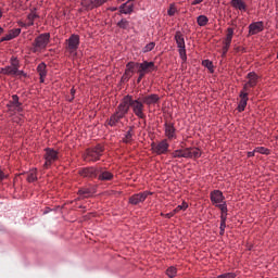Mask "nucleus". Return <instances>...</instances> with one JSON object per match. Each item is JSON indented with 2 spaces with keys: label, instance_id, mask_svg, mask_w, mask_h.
<instances>
[{
  "label": "nucleus",
  "instance_id": "a878e982",
  "mask_svg": "<svg viewBox=\"0 0 278 278\" xmlns=\"http://www.w3.org/2000/svg\"><path fill=\"white\" fill-rule=\"evenodd\" d=\"M172 156H173V157H186V159H188V148L175 150V151L172 153Z\"/></svg>",
  "mask_w": 278,
  "mask_h": 278
},
{
  "label": "nucleus",
  "instance_id": "412c9836",
  "mask_svg": "<svg viewBox=\"0 0 278 278\" xmlns=\"http://www.w3.org/2000/svg\"><path fill=\"white\" fill-rule=\"evenodd\" d=\"M230 5H232L235 10H240V12H247V2H244V0H231Z\"/></svg>",
  "mask_w": 278,
  "mask_h": 278
},
{
  "label": "nucleus",
  "instance_id": "f03ea898",
  "mask_svg": "<svg viewBox=\"0 0 278 278\" xmlns=\"http://www.w3.org/2000/svg\"><path fill=\"white\" fill-rule=\"evenodd\" d=\"M49 42H51V34H40L38 37L35 38L33 42V53H42V51H45V49H47V47L49 46Z\"/></svg>",
  "mask_w": 278,
  "mask_h": 278
},
{
  "label": "nucleus",
  "instance_id": "7ed1b4c3",
  "mask_svg": "<svg viewBox=\"0 0 278 278\" xmlns=\"http://www.w3.org/2000/svg\"><path fill=\"white\" fill-rule=\"evenodd\" d=\"M103 146L97 144L94 148H89L84 154L85 162H99L101 155H103Z\"/></svg>",
  "mask_w": 278,
  "mask_h": 278
},
{
  "label": "nucleus",
  "instance_id": "aec40b11",
  "mask_svg": "<svg viewBox=\"0 0 278 278\" xmlns=\"http://www.w3.org/2000/svg\"><path fill=\"white\" fill-rule=\"evenodd\" d=\"M247 79L248 86H250V88H255V86H257V81H260V76L255 74V72H250L247 75Z\"/></svg>",
  "mask_w": 278,
  "mask_h": 278
},
{
  "label": "nucleus",
  "instance_id": "9b49d317",
  "mask_svg": "<svg viewBox=\"0 0 278 278\" xmlns=\"http://www.w3.org/2000/svg\"><path fill=\"white\" fill-rule=\"evenodd\" d=\"M169 147H170V144H168V140H166V139L160 141L157 144H155V143L152 144V149H153L154 153H156V155H164V154L168 153Z\"/></svg>",
  "mask_w": 278,
  "mask_h": 278
},
{
  "label": "nucleus",
  "instance_id": "052dcab7",
  "mask_svg": "<svg viewBox=\"0 0 278 278\" xmlns=\"http://www.w3.org/2000/svg\"><path fill=\"white\" fill-rule=\"evenodd\" d=\"M20 25H21V27H29V26H26V25H27V22L21 23Z\"/></svg>",
  "mask_w": 278,
  "mask_h": 278
},
{
  "label": "nucleus",
  "instance_id": "1a4fd4ad",
  "mask_svg": "<svg viewBox=\"0 0 278 278\" xmlns=\"http://www.w3.org/2000/svg\"><path fill=\"white\" fill-rule=\"evenodd\" d=\"M156 68L154 62L143 61L142 63H137V73H143V75L153 73Z\"/></svg>",
  "mask_w": 278,
  "mask_h": 278
},
{
  "label": "nucleus",
  "instance_id": "c03bdc74",
  "mask_svg": "<svg viewBox=\"0 0 278 278\" xmlns=\"http://www.w3.org/2000/svg\"><path fill=\"white\" fill-rule=\"evenodd\" d=\"M9 40H14V37H12V34L9 33L8 35H5L4 37L1 38L0 42H5Z\"/></svg>",
  "mask_w": 278,
  "mask_h": 278
},
{
  "label": "nucleus",
  "instance_id": "5fc2aeb1",
  "mask_svg": "<svg viewBox=\"0 0 278 278\" xmlns=\"http://www.w3.org/2000/svg\"><path fill=\"white\" fill-rule=\"evenodd\" d=\"M199 3H203V0H193L191 5H199Z\"/></svg>",
  "mask_w": 278,
  "mask_h": 278
},
{
  "label": "nucleus",
  "instance_id": "e433bc0d",
  "mask_svg": "<svg viewBox=\"0 0 278 278\" xmlns=\"http://www.w3.org/2000/svg\"><path fill=\"white\" fill-rule=\"evenodd\" d=\"M155 49V42H150L143 48V53H149V51H153Z\"/></svg>",
  "mask_w": 278,
  "mask_h": 278
},
{
  "label": "nucleus",
  "instance_id": "2f4dec72",
  "mask_svg": "<svg viewBox=\"0 0 278 278\" xmlns=\"http://www.w3.org/2000/svg\"><path fill=\"white\" fill-rule=\"evenodd\" d=\"M197 22H198V25H200V27H205V25H207V23H210V20L205 15H200V16H198Z\"/></svg>",
  "mask_w": 278,
  "mask_h": 278
},
{
  "label": "nucleus",
  "instance_id": "4be33fe9",
  "mask_svg": "<svg viewBox=\"0 0 278 278\" xmlns=\"http://www.w3.org/2000/svg\"><path fill=\"white\" fill-rule=\"evenodd\" d=\"M37 73L39 75L40 84H45V78L47 77V64L40 63L37 66Z\"/></svg>",
  "mask_w": 278,
  "mask_h": 278
},
{
  "label": "nucleus",
  "instance_id": "c9c22d12",
  "mask_svg": "<svg viewBox=\"0 0 278 278\" xmlns=\"http://www.w3.org/2000/svg\"><path fill=\"white\" fill-rule=\"evenodd\" d=\"M166 275L169 277V278H174L176 275H177V268L176 267H169L167 268L166 270Z\"/></svg>",
  "mask_w": 278,
  "mask_h": 278
},
{
  "label": "nucleus",
  "instance_id": "a19ab883",
  "mask_svg": "<svg viewBox=\"0 0 278 278\" xmlns=\"http://www.w3.org/2000/svg\"><path fill=\"white\" fill-rule=\"evenodd\" d=\"M236 277H237L236 273H225L217 276L216 278H236Z\"/></svg>",
  "mask_w": 278,
  "mask_h": 278
},
{
  "label": "nucleus",
  "instance_id": "ddd939ff",
  "mask_svg": "<svg viewBox=\"0 0 278 278\" xmlns=\"http://www.w3.org/2000/svg\"><path fill=\"white\" fill-rule=\"evenodd\" d=\"M8 108L11 112H23V103L18 101L16 94L12 96V100L9 101Z\"/></svg>",
  "mask_w": 278,
  "mask_h": 278
},
{
  "label": "nucleus",
  "instance_id": "5701e85b",
  "mask_svg": "<svg viewBox=\"0 0 278 278\" xmlns=\"http://www.w3.org/2000/svg\"><path fill=\"white\" fill-rule=\"evenodd\" d=\"M189 159L199 160L201 157V150L199 148H187Z\"/></svg>",
  "mask_w": 278,
  "mask_h": 278
},
{
  "label": "nucleus",
  "instance_id": "0e129e2a",
  "mask_svg": "<svg viewBox=\"0 0 278 278\" xmlns=\"http://www.w3.org/2000/svg\"><path fill=\"white\" fill-rule=\"evenodd\" d=\"M1 16H3V13L0 11V18H1Z\"/></svg>",
  "mask_w": 278,
  "mask_h": 278
},
{
  "label": "nucleus",
  "instance_id": "f8f14e48",
  "mask_svg": "<svg viewBox=\"0 0 278 278\" xmlns=\"http://www.w3.org/2000/svg\"><path fill=\"white\" fill-rule=\"evenodd\" d=\"M160 97L157 93H151L143 96L141 100L143 101V105H147V108H153V105H157L160 103Z\"/></svg>",
  "mask_w": 278,
  "mask_h": 278
},
{
  "label": "nucleus",
  "instance_id": "bf43d9fd",
  "mask_svg": "<svg viewBox=\"0 0 278 278\" xmlns=\"http://www.w3.org/2000/svg\"><path fill=\"white\" fill-rule=\"evenodd\" d=\"M219 236H225V229L219 230Z\"/></svg>",
  "mask_w": 278,
  "mask_h": 278
},
{
  "label": "nucleus",
  "instance_id": "603ef678",
  "mask_svg": "<svg viewBox=\"0 0 278 278\" xmlns=\"http://www.w3.org/2000/svg\"><path fill=\"white\" fill-rule=\"evenodd\" d=\"M249 88H251V86L249 83H245L241 92H249Z\"/></svg>",
  "mask_w": 278,
  "mask_h": 278
},
{
  "label": "nucleus",
  "instance_id": "f3484780",
  "mask_svg": "<svg viewBox=\"0 0 278 278\" xmlns=\"http://www.w3.org/2000/svg\"><path fill=\"white\" fill-rule=\"evenodd\" d=\"M239 97L241 100L238 104V110L239 112H244L247 103H249V92L241 91Z\"/></svg>",
  "mask_w": 278,
  "mask_h": 278
},
{
  "label": "nucleus",
  "instance_id": "20e7f679",
  "mask_svg": "<svg viewBox=\"0 0 278 278\" xmlns=\"http://www.w3.org/2000/svg\"><path fill=\"white\" fill-rule=\"evenodd\" d=\"M80 38L79 35L73 34L65 40V51L70 55H77V49H79Z\"/></svg>",
  "mask_w": 278,
  "mask_h": 278
},
{
  "label": "nucleus",
  "instance_id": "8fccbe9b",
  "mask_svg": "<svg viewBox=\"0 0 278 278\" xmlns=\"http://www.w3.org/2000/svg\"><path fill=\"white\" fill-rule=\"evenodd\" d=\"M138 73V78H137V84H140L142 81V79H144V75L142 72H137Z\"/></svg>",
  "mask_w": 278,
  "mask_h": 278
},
{
  "label": "nucleus",
  "instance_id": "9d476101",
  "mask_svg": "<svg viewBox=\"0 0 278 278\" xmlns=\"http://www.w3.org/2000/svg\"><path fill=\"white\" fill-rule=\"evenodd\" d=\"M149 194H151L149 191L135 193L129 198L128 203H130V205H140V203H144V201H147Z\"/></svg>",
  "mask_w": 278,
  "mask_h": 278
},
{
  "label": "nucleus",
  "instance_id": "72a5a7b5",
  "mask_svg": "<svg viewBox=\"0 0 278 278\" xmlns=\"http://www.w3.org/2000/svg\"><path fill=\"white\" fill-rule=\"evenodd\" d=\"M37 179L38 176L36 174V169H33L27 176V181H29V184H34V181H36Z\"/></svg>",
  "mask_w": 278,
  "mask_h": 278
},
{
  "label": "nucleus",
  "instance_id": "4c0bfd02",
  "mask_svg": "<svg viewBox=\"0 0 278 278\" xmlns=\"http://www.w3.org/2000/svg\"><path fill=\"white\" fill-rule=\"evenodd\" d=\"M78 194L88 199V197H90V189H79Z\"/></svg>",
  "mask_w": 278,
  "mask_h": 278
},
{
  "label": "nucleus",
  "instance_id": "dca6fc26",
  "mask_svg": "<svg viewBox=\"0 0 278 278\" xmlns=\"http://www.w3.org/2000/svg\"><path fill=\"white\" fill-rule=\"evenodd\" d=\"M264 31V22H254L249 25V36H255Z\"/></svg>",
  "mask_w": 278,
  "mask_h": 278
},
{
  "label": "nucleus",
  "instance_id": "7c9ffc66",
  "mask_svg": "<svg viewBox=\"0 0 278 278\" xmlns=\"http://www.w3.org/2000/svg\"><path fill=\"white\" fill-rule=\"evenodd\" d=\"M36 18H38V14H36V13L28 14L27 20H26V27H31L34 25V21H36Z\"/></svg>",
  "mask_w": 278,
  "mask_h": 278
},
{
  "label": "nucleus",
  "instance_id": "a211bd4d",
  "mask_svg": "<svg viewBox=\"0 0 278 278\" xmlns=\"http://www.w3.org/2000/svg\"><path fill=\"white\" fill-rule=\"evenodd\" d=\"M97 177L100 181H112L114 179V174L103 170V168L100 167V172L98 173Z\"/></svg>",
  "mask_w": 278,
  "mask_h": 278
},
{
  "label": "nucleus",
  "instance_id": "de8ad7c7",
  "mask_svg": "<svg viewBox=\"0 0 278 278\" xmlns=\"http://www.w3.org/2000/svg\"><path fill=\"white\" fill-rule=\"evenodd\" d=\"M15 77H27V74L23 71L16 70Z\"/></svg>",
  "mask_w": 278,
  "mask_h": 278
},
{
  "label": "nucleus",
  "instance_id": "680f3d73",
  "mask_svg": "<svg viewBox=\"0 0 278 278\" xmlns=\"http://www.w3.org/2000/svg\"><path fill=\"white\" fill-rule=\"evenodd\" d=\"M3 34V27L0 26V36Z\"/></svg>",
  "mask_w": 278,
  "mask_h": 278
},
{
  "label": "nucleus",
  "instance_id": "09e8293b",
  "mask_svg": "<svg viewBox=\"0 0 278 278\" xmlns=\"http://www.w3.org/2000/svg\"><path fill=\"white\" fill-rule=\"evenodd\" d=\"M203 66H205L206 68H212L213 65H212V62L210 60H204L202 62Z\"/></svg>",
  "mask_w": 278,
  "mask_h": 278
},
{
  "label": "nucleus",
  "instance_id": "393cba45",
  "mask_svg": "<svg viewBox=\"0 0 278 278\" xmlns=\"http://www.w3.org/2000/svg\"><path fill=\"white\" fill-rule=\"evenodd\" d=\"M136 68H138L137 62H128V63L126 64L125 74L132 76L134 73H135V71H136Z\"/></svg>",
  "mask_w": 278,
  "mask_h": 278
},
{
  "label": "nucleus",
  "instance_id": "79ce46f5",
  "mask_svg": "<svg viewBox=\"0 0 278 278\" xmlns=\"http://www.w3.org/2000/svg\"><path fill=\"white\" fill-rule=\"evenodd\" d=\"M11 66H13V68H20V63H18V59H16V56H12L11 58Z\"/></svg>",
  "mask_w": 278,
  "mask_h": 278
},
{
  "label": "nucleus",
  "instance_id": "58836bf2",
  "mask_svg": "<svg viewBox=\"0 0 278 278\" xmlns=\"http://www.w3.org/2000/svg\"><path fill=\"white\" fill-rule=\"evenodd\" d=\"M167 14H168V16H175V14H177V8L175 7V4L169 5Z\"/></svg>",
  "mask_w": 278,
  "mask_h": 278
},
{
  "label": "nucleus",
  "instance_id": "3c124183",
  "mask_svg": "<svg viewBox=\"0 0 278 278\" xmlns=\"http://www.w3.org/2000/svg\"><path fill=\"white\" fill-rule=\"evenodd\" d=\"M129 79H131V75L124 73V75L122 76V81L125 83V81H128Z\"/></svg>",
  "mask_w": 278,
  "mask_h": 278
},
{
  "label": "nucleus",
  "instance_id": "c85d7f7f",
  "mask_svg": "<svg viewBox=\"0 0 278 278\" xmlns=\"http://www.w3.org/2000/svg\"><path fill=\"white\" fill-rule=\"evenodd\" d=\"M231 40H233V28L228 27L224 45H231Z\"/></svg>",
  "mask_w": 278,
  "mask_h": 278
},
{
  "label": "nucleus",
  "instance_id": "b1692460",
  "mask_svg": "<svg viewBox=\"0 0 278 278\" xmlns=\"http://www.w3.org/2000/svg\"><path fill=\"white\" fill-rule=\"evenodd\" d=\"M122 140H123V142H125V144H129V142H131L134 140V126L129 127V129L124 135Z\"/></svg>",
  "mask_w": 278,
  "mask_h": 278
},
{
  "label": "nucleus",
  "instance_id": "6ab92c4d",
  "mask_svg": "<svg viewBox=\"0 0 278 278\" xmlns=\"http://www.w3.org/2000/svg\"><path fill=\"white\" fill-rule=\"evenodd\" d=\"M211 201L212 203L218 205V203H223V201H225V195H223L220 190H214L211 192Z\"/></svg>",
  "mask_w": 278,
  "mask_h": 278
},
{
  "label": "nucleus",
  "instance_id": "4468645a",
  "mask_svg": "<svg viewBox=\"0 0 278 278\" xmlns=\"http://www.w3.org/2000/svg\"><path fill=\"white\" fill-rule=\"evenodd\" d=\"M108 0H83L81 5L86 10H94V8H101Z\"/></svg>",
  "mask_w": 278,
  "mask_h": 278
},
{
  "label": "nucleus",
  "instance_id": "473e14b6",
  "mask_svg": "<svg viewBox=\"0 0 278 278\" xmlns=\"http://www.w3.org/2000/svg\"><path fill=\"white\" fill-rule=\"evenodd\" d=\"M117 27H119V29H129V27H130L129 21H127L126 18H122V20L117 23Z\"/></svg>",
  "mask_w": 278,
  "mask_h": 278
},
{
  "label": "nucleus",
  "instance_id": "c756f323",
  "mask_svg": "<svg viewBox=\"0 0 278 278\" xmlns=\"http://www.w3.org/2000/svg\"><path fill=\"white\" fill-rule=\"evenodd\" d=\"M217 207L220 210V220H227V202H223V204H217Z\"/></svg>",
  "mask_w": 278,
  "mask_h": 278
},
{
  "label": "nucleus",
  "instance_id": "cd10ccee",
  "mask_svg": "<svg viewBox=\"0 0 278 278\" xmlns=\"http://www.w3.org/2000/svg\"><path fill=\"white\" fill-rule=\"evenodd\" d=\"M16 70H17L16 67H13L12 65H10V66L2 68L1 73H2V75H11V76L15 77Z\"/></svg>",
  "mask_w": 278,
  "mask_h": 278
},
{
  "label": "nucleus",
  "instance_id": "0eeeda50",
  "mask_svg": "<svg viewBox=\"0 0 278 278\" xmlns=\"http://www.w3.org/2000/svg\"><path fill=\"white\" fill-rule=\"evenodd\" d=\"M100 170L101 167H83L78 170V175L86 179H97V177H99Z\"/></svg>",
  "mask_w": 278,
  "mask_h": 278
},
{
  "label": "nucleus",
  "instance_id": "6e6d98bb",
  "mask_svg": "<svg viewBox=\"0 0 278 278\" xmlns=\"http://www.w3.org/2000/svg\"><path fill=\"white\" fill-rule=\"evenodd\" d=\"M75 88H72L71 89V94H72V98L70 99V101H73L75 99Z\"/></svg>",
  "mask_w": 278,
  "mask_h": 278
},
{
  "label": "nucleus",
  "instance_id": "37998d69",
  "mask_svg": "<svg viewBox=\"0 0 278 278\" xmlns=\"http://www.w3.org/2000/svg\"><path fill=\"white\" fill-rule=\"evenodd\" d=\"M9 34H11L12 38H16L17 36L21 35V28L12 29V30H10Z\"/></svg>",
  "mask_w": 278,
  "mask_h": 278
},
{
  "label": "nucleus",
  "instance_id": "2eb2a0df",
  "mask_svg": "<svg viewBox=\"0 0 278 278\" xmlns=\"http://www.w3.org/2000/svg\"><path fill=\"white\" fill-rule=\"evenodd\" d=\"M165 136L168 140H176L177 139V129L175 128V124L173 123H165Z\"/></svg>",
  "mask_w": 278,
  "mask_h": 278
},
{
  "label": "nucleus",
  "instance_id": "6e6552de",
  "mask_svg": "<svg viewBox=\"0 0 278 278\" xmlns=\"http://www.w3.org/2000/svg\"><path fill=\"white\" fill-rule=\"evenodd\" d=\"M43 157L46 160V162L43 164V168H49V166H51V164H53V162H58V160H60V154L58 151H55L51 148H47Z\"/></svg>",
  "mask_w": 278,
  "mask_h": 278
},
{
  "label": "nucleus",
  "instance_id": "4d7b16f0",
  "mask_svg": "<svg viewBox=\"0 0 278 278\" xmlns=\"http://www.w3.org/2000/svg\"><path fill=\"white\" fill-rule=\"evenodd\" d=\"M255 150L252 151V152H248V157H254L255 156Z\"/></svg>",
  "mask_w": 278,
  "mask_h": 278
},
{
  "label": "nucleus",
  "instance_id": "bb28decb",
  "mask_svg": "<svg viewBox=\"0 0 278 278\" xmlns=\"http://www.w3.org/2000/svg\"><path fill=\"white\" fill-rule=\"evenodd\" d=\"M134 12V4L124 3L121 5V14H131Z\"/></svg>",
  "mask_w": 278,
  "mask_h": 278
},
{
  "label": "nucleus",
  "instance_id": "39448f33",
  "mask_svg": "<svg viewBox=\"0 0 278 278\" xmlns=\"http://www.w3.org/2000/svg\"><path fill=\"white\" fill-rule=\"evenodd\" d=\"M125 116H127V109H125L121 102L115 110V114H112L109 118L108 125H110V127H116Z\"/></svg>",
  "mask_w": 278,
  "mask_h": 278
},
{
  "label": "nucleus",
  "instance_id": "864d4df0",
  "mask_svg": "<svg viewBox=\"0 0 278 278\" xmlns=\"http://www.w3.org/2000/svg\"><path fill=\"white\" fill-rule=\"evenodd\" d=\"M175 211L170 212V213H167L165 214V218H173V216H175Z\"/></svg>",
  "mask_w": 278,
  "mask_h": 278
},
{
  "label": "nucleus",
  "instance_id": "13d9d810",
  "mask_svg": "<svg viewBox=\"0 0 278 278\" xmlns=\"http://www.w3.org/2000/svg\"><path fill=\"white\" fill-rule=\"evenodd\" d=\"M5 177V174L3 173V170L0 169V181Z\"/></svg>",
  "mask_w": 278,
  "mask_h": 278
},
{
  "label": "nucleus",
  "instance_id": "ea45409f",
  "mask_svg": "<svg viewBox=\"0 0 278 278\" xmlns=\"http://www.w3.org/2000/svg\"><path fill=\"white\" fill-rule=\"evenodd\" d=\"M181 210H184V211L188 210V203L182 202V204L178 205V206L174 210V213L177 214V212H181Z\"/></svg>",
  "mask_w": 278,
  "mask_h": 278
},
{
  "label": "nucleus",
  "instance_id": "e2e57ef3",
  "mask_svg": "<svg viewBox=\"0 0 278 278\" xmlns=\"http://www.w3.org/2000/svg\"><path fill=\"white\" fill-rule=\"evenodd\" d=\"M131 1H136V0H128L127 3H131Z\"/></svg>",
  "mask_w": 278,
  "mask_h": 278
},
{
  "label": "nucleus",
  "instance_id": "a18cd8bd",
  "mask_svg": "<svg viewBox=\"0 0 278 278\" xmlns=\"http://www.w3.org/2000/svg\"><path fill=\"white\" fill-rule=\"evenodd\" d=\"M229 47H231V45L224 43V47H223V58H225V55H227V51H229Z\"/></svg>",
  "mask_w": 278,
  "mask_h": 278
},
{
  "label": "nucleus",
  "instance_id": "423d86ee",
  "mask_svg": "<svg viewBox=\"0 0 278 278\" xmlns=\"http://www.w3.org/2000/svg\"><path fill=\"white\" fill-rule=\"evenodd\" d=\"M175 40L179 49V55L182 62H186V60H188V56L186 55V40L184 39V34H181V31H176Z\"/></svg>",
  "mask_w": 278,
  "mask_h": 278
},
{
  "label": "nucleus",
  "instance_id": "f257e3e1",
  "mask_svg": "<svg viewBox=\"0 0 278 278\" xmlns=\"http://www.w3.org/2000/svg\"><path fill=\"white\" fill-rule=\"evenodd\" d=\"M124 109H126V113L129 114V110L131 108L135 116L137 118H141V121H147V114H144V102L142 98L134 99L132 96H125L121 101Z\"/></svg>",
  "mask_w": 278,
  "mask_h": 278
},
{
  "label": "nucleus",
  "instance_id": "49530a36",
  "mask_svg": "<svg viewBox=\"0 0 278 278\" xmlns=\"http://www.w3.org/2000/svg\"><path fill=\"white\" fill-rule=\"evenodd\" d=\"M227 228V219H225V217H223V219H220V226L219 229H226Z\"/></svg>",
  "mask_w": 278,
  "mask_h": 278
},
{
  "label": "nucleus",
  "instance_id": "f704fd0d",
  "mask_svg": "<svg viewBox=\"0 0 278 278\" xmlns=\"http://www.w3.org/2000/svg\"><path fill=\"white\" fill-rule=\"evenodd\" d=\"M254 151L256 153H261V155H268L270 153V150H268L267 148H264V147H258V148L254 149Z\"/></svg>",
  "mask_w": 278,
  "mask_h": 278
}]
</instances>
